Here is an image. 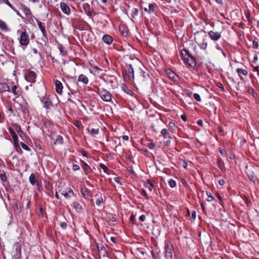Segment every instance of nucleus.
Masks as SVG:
<instances>
[{
	"label": "nucleus",
	"instance_id": "f257e3e1",
	"mask_svg": "<svg viewBox=\"0 0 259 259\" xmlns=\"http://www.w3.org/2000/svg\"><path fill=\"white\" fill-rule=\"evenodd\" d=\"M182 59L184 63L191 67H195L196 62L195 59L192 57L186 49H183L181 51Z\"/></svg>",
	"mask_w": 259,
	"mask_h": 259
},
{
	"label": "nucleus",
	"instance_id": "f03ea898",
	"mask_svg": "<svg viewBox=\"0 0 259 259\" xmlns=\"http://www.w3.org/2000/svg\"><path fill=\"white\" fill-rule=\"evenodd\" d=\"M98 93L103 100L106 102H109L111 100L112 96L108 91L101 89L98 90Z\"/></svg>",
	"mask_w": 259,
	"mask_h": 259
},
{
	"label": "nucleus",
	"instance_id": "7ed1b4c3",
	"mask_svg": "<svg viewBox=\"0 0 259 259\" xmlns=\"http://www.w3.org/2000/svg\"><path fill=\"white\" fill-rule=\"evenodd\" d=\"M19 42L22 46H27L29 44V35L26 31L21 32Z\"/></svg>",
	"mask_w": 259,
	"mask_h": 259
},
{
	"label": "nucleus",
	"instance_id": "20e7f679",
	"mask_svg": "<svg viewBox=\"0 0 259 259\" xmlns=\"http://www.w3.org/2000/svg\"><path fill=\"white\" fill-rule=\"evenodd\" d=\"M25 79L30 82H34L36 74L33 71H27L24 74Z\"/></svg>",
	"mask_w": 259,
	"mask_h": 259
},
{
	"label": "nucleus",
	"instance_id": "39448f33",
	"mask_svg": "<svg viewBox=\"0 0 259 259\" xmlns=\"http://www.w3.org/2000/svg\"><path fill=\"white\" fill-rule=\"evenodd\" d=\"M208 34L211 39L215 41H218L221 37V33L220 32L211 30L208 32Z\"/></svg>",
	"mask_w": 259,
	"mask_h": 259
},
{
	"label": "nucleus",
	"instance_id": "423d86ee",
	"mask_svg": "<svg viewBox=\"0 0 259 259\" xmlns=\"http://www.w3.org/2000/svg\"><path fill=\"white\" fill-rule=\"evenodd\" d=\"M173 247L171 245H167L165 249V259H172Z\"/></svg>",
	"mask_w": 259,
	"mask_h": 259
},
{
	"label": "nucleus",
	"instance_id": "0eeeda50",
	"mask_svg": "<svg viewBox=\"0 0 259 259\" xmlns=\"http://www.w3.org/2000/svg\"><path fill=\"white\" fill-rule=\"evenodd\" d=\"M21 9L24 13L26 17V18L30 20L32 17V15L31 12V11L29 8H28L26 6L24 5H21Z\"/></svg>",
	"mask_w": 259,
	"mask_h": 259
},
{
	"label": "nucleus",
	"instance_id": "6e6552de",
	"mask_svg": "<svg viewBox=\"0 0 259 259\" xmlns=\"http://www.w3.org/2000/svg\"><path fill=\"white\" fill-rule=\"evenodd\" d=\"M55 88L56 92L61 95L62 93L63 85L62 83L58 80H56L55 82Z\"/></svg>",
	"mask_w": 259,
	"mask_h": 259
},
{
	"label": "nucleus",
	"instance_id": "1a4fd4ad",
	"mask_svg": "<svg viewBox=\"0 0 259 259\" xmlns=\"http://www.w3.org/2000/svg\"><path fill=\"white\" fill-rule=\"evenodd\" d=\"M6 92H10L11 90L8 85L5 83H0V93L3 94Z\"/></svg>",
	"mask_w": 259,
	"mask_h": 259
},
{
	"label": "nucleus",
	"instance_id": "9d476101",
	"mask_svg": "<svg viewBox=\"0 0 259 259\" xmlns=\"http://www.w3.org/2000/svg\"><path fill=\"white\" fill-rule=\"evenodd\" d=\"M44 105L43 106L47 110L50 109L53 106L52 102L48 98L44 99L43 100Z\"/></svg>",
	"mask_w": 259,
	"mask_h": 259
},
{
	"label": "nucleus",
	"instance_id": "9b49d317",
	"mask_svg": "<svg viewBox=\"0 0 259 259\" xmlns=\"http://www.w3.org/2000/svg\"><path fill=\"white\" fill-rule=\"evenodd\" d=\"M60 8L62 12L65 14L68 15L70 13V8L66 3H61Z\"/></svg>",
	"mask_w": 259,
	"mask_h": 259
},
{
	"label": "nucleus",
	"instance_id": "f8f14e48",
	"mask_svg": "<svg viewBox=\"0 0 259 259\" xmlns=\"http://www.w3.org/2000/svg\"><path fill=\"white\" fill-rule=\"evenodd\" d=\"M103 41L107 45H110L113 41V38L112 36L109 35L105 34L103 35L102 37Z\"/></svg>",
	"mask_w": 259,
	"mask_h": 259
},
{
	"label": "nucleus",
	"instance_id": "ddd939ff",
	"mask_svg": "<svg viewBox=\"0 0 259 259\" xmlns=\"http://www.w3.org/2000/svg\"><path fill=\"white\" fill-rule=\"evenodd\" d=\"M37 24H38V26L39 29H40L42 33V35L44 37H45L46 38H47V32H46V30L45 26L43 25V24L40 21H39L38 20H37Z\"/></svg>",
	"mask_w": 259,
	"mask_h": 259
},
{
	"label": "nucleus",
	"instance_id": "4468645a",
	"mask_svg": "<svg viewBox=\"0 0 259 259\" xmlns=\"http://www.w3.org/2000/svg\"><path fill=\"white\" fill-rule=\"evenodd\" d=\"M73 206L77 212L80 213L82 211V206L78 202L74 201L73 203Z\"/></svg>",
	"mask_w": 259,
	"mask_h": 259
},
{
	"label": "nucleus",
	"instance_id": "2eb2a0df",
	"mask_svg": "<svg viewBox=\"0 0 259 259\" xmlns=\"http://www.w3.org/2000/svg\"><path fill=\"white\" fill-rule=\"evenodd\" d=\"M77 80L78 82H81L85 84H87L89 81L88 77L84 74L80 75Z\"/></svg>",
	"mask_w": 259,
	"mask_h": 259
},
{
	"label": "nucleus",
	"instance_id": "dca6fc26",
	"mask_svg": "<svg viewBox=\"0 0 259 259\" xmlns=\"http://www.w3.org/2000/svg\"><path fill=\"white\" fill-rule=\"evenodd\" d=\"M0 29L5 31H8L9 29L5 22L0 19Z\"/></svg>",
	"mask_w": 259,
	"mask_h": 259
},
{
	"label": "nucleus",
	"instance_id": "f3484780",
	"mask_svg": "<svg viewBox=\"0 0 259 259\" xmlns=\"http://www.w3.org/2000/svg\"><path fill=\"white\" fill-rule=\"evenodd\" d=\"M29 180L30 184L33 186L36 185V183H37V181H36L35 178V176L33 173H32L29 176Z\"/></svg>",
	"mask_w": 259,
	"mask_h": 259
},
{
	"label": "nucleus",
	"instance_id": "a211bd4d",
	"mask_svg": "<svg viewBox=\"0 0 259 259\" xmlns=\"http://www.w3.org/2000/svg\"><path fill=\"white\" fill-rule=\"evenodd\" d=\"M128 74L127 75L128 78H134V69L133 68V66L131 64H130L128 68Z\"/></svg>",
	"mask_w": 259,
	"mask_h": 259
},
{
	"label": "nucleus",
	"instance_id": "6ab92c4d",
	"mask_svg": "<svg viewBox=\"0 0 259 259\" xmlns=\"http://www.w3.org/2000/svg\"><path fill=\"white\" fill-rule=\"evenodd\" d=\"M10 132L14 142L17 144L18 143V138L16 133L13 130H10Z\"/></svg>",
	"mask_w": 259,
	"mask_h": 259
},
{
	"label": "nucleus",
	"instance_id": "aec40b11",
	"mask_svg": "<svg viewBox=\"0 0 259 259\" xmlns=\"http://www.w3.org/2000/svg\"><path fill=\"white\" fill-rule=\"evenodd\" d=\"M236 72L238 74L239 76H240V74H242L245 76H246L248 74V71L246 69H243L241 68H238L236 69ZM240 79H242V77L240 76Z\"/></svg>",
	"mask_w": 259,
	"mask_h": 259
},
{
	"label": "nucleus",
	"instance_id": "412c9836",
	"mask_svg": "<svg viewBox=\"0 0 259 259\" xmlns=\"http://www.w3.org/2000/svg\"><path fill=\"white\" fill-rule=\"evenodd\" d=\"M81 193L84 198H88L89 194V191L86 187H82L81 189Z\"/></svg>",
	"mask_w": 259,
	"mask_h": 259
},
{
	"label": "nucleus",
	"instance_id": "4be33fe9",
	"mask_svg": "<svg viewBox=\"0 0 259 259\" xmlns=\"http://www.w3.org/2000/svg\"><path fill=\"white\" fill-rule=\"evenodd\" d=\"M95 197H98V198L96 199V204L98 206H100L102 203L104 202L103 198L101 196V195H99L98 194H96Z\"/></svg>",
	"mask_w": 259,
	"mask_h": 259
},
{
	"label": "nucleus",
	"instance_id": "5701e85b",
	"mask_svg": "<svg viewBox=\"0 0 259 259\" xmlns=\"http://www.w3.org/2000/svg\"><path fill=\"white\" fill-rule=\"evenodd\" d=\"M82 162L83 163L82 168L86 172V173L87 174L88 172H91L92 171V169L90 168V167L88 165V164L83 161H82Z\"/></svg>",
	"mask_w": 259,
	"mask_h": 259
},
{
	"label": "nucleus",
	"instance_id": "b1692460",
	"mask_svg": "<svg viewBox=\"0 0 259 259\" xmlns=\"http://www.w3.org/2000/svg\"><path fill=\"white\" fill-rule=\"evenodd\" d=\"M88 131L90 132L91 134L93 136L98 134L99 129V128H93L91 127H88Z\"/></svg>",
	"mask_w": 259,
	"mask_h": 259
},
{
	"label": "nucleus",
	"instance_id": "393cba45",
	"mask_svg": "<svg viewBox=\"0 0 259 259\" xmlns=\"http://www.w3.org/2000/svg\"><path fill=\"white\" fill-rule=\"evenodd\" d=\"M83 9L88 15L91 16L92 13H91V11L90 10V7L89 5H88V4L84 5Z\"/></svg>",
	"mask_w": 259,
	"mask_h": 259
},
{
	"label": "nucleus",
	"instance_id": "a878e982",
	"mask_svg": "<svg viewBox=\"0 0 259 259\" xmlns=\"http://www.w3.org/2000/svg\"><path fill=\"white\" fill-rule=\"evenodd\" d=\"M248 176L249 179L253 182H255L257 179L256 176L253 172H249L248 173Z\"/></svg>",
	"mask_w": 259,
	"mask_h": 259
},
{
	"label": "nucleus",
	"instance_id": "bb28decb",
	"mask_svg": "<svg viewBox=\"0 0 259 259\" xmlns=\"http://www.w3.org/2000/svg\"><path fill=\"white\" fill-rule=\"evenodd\" d=\"M167 74L169 77L171 79H175L176 76V74L171 70L169 69L167 70Z\"/></svg>",
	"mask_w": 259,
	"mask_h": 259
},
{
	"label": "nucleus",
	"instance_id": "cd10ccee",
	"mask_svg": "<svg viewBox=\"0 0 259 259\" xmlns=\"http://www.w3.org/2000/svg\"><path fill=\"white\" fill-rule=\"evenodd\" d=\"M0 178L3 182L7 181V177L4 171L0 170Z\"/></svg>",
	"mask_w": 259,
	"mask_h": 259
},
{
	"label": "nucleus",
	"instance_id": "c85d7f7f",
	"mask_svg": "<svg viewBox=\"0 0 259 259\" xmlns=\"http://www.w3.org/2000/svg\"><path fill=\"white\" fill-rule=\"evenodd\" d=\"M161 134L165 139H166L167 136L169 135V132L167 129L163 128L161 131Z\"/></svg>",
	"mask_w": 259,
	"mask_h": 259
},
{
	"label": "nucleus",
	"instance_id": "c756f323",
	"mask_svg": "<svg viewBox=\"0 0 259 259\" xmlns=\"http://www.w3.org/2000/svg\"><path fill=\"white\" fill-rule=\"evenodd\" d=\"M146 187L150 191H151L152 190V188H153V185L151 182V181H148V183L146 185Z\"/></svg>",
	"mask_w": 259,
	"mask_h": 259
},
{
	"label": "nucleus",
	"instance_id": "7c9ffc66",
	"mask_svg": "<svg viewBox=\"0 0 259 259\" xmlns=\"http://www.w3.org/2000/svg\"><path fill=\"white\" fill-rule=\"evenodd\" d=\"M59 50L60 54L62 56H66L67 55V52L65 50L64 48L62 46L60 45L59 46Z\"/></svg>",
	"mask_w": 259,
	"mask_h": 259
},
{
	"label": "nucleus",
	"instance_id": "2f4dec72",
	"mask_svg": "<svg viewBox=\"0 0 259 259\" xmlns=\"http://www.w3.org/2000/svg\"><path fill=\"white\" fill-rule=\"evenodd\" d=\"M20 145L22 147V148L26 150V151H31V149L27 145H26L25 143H23V142H21L20 143Z\"/></svg>",
	"mask_w": 259,
	"mask_h": 259
},
{
	"label": "nucleus",
	"instance_id": "473e14b6",
	"mask_svg": "<svg viewBox=\"0 0 259 259\" xmlns=\"http://www.w3.org/2000/svg\"><path fill=\"white\" fill-rule=\"evenodd\" d=\"M198 46L200 47L201 49L205 50L207 47V44L206 42H204L203 40L202 43L198 44Z\"/></svg>",
	"mask_w": 259,
	"mask_h": 259
},
{
	"label": "nucleus",
	"instance_id": "72a5a7b5",
	"mask_svg": "<svg viewBox=\"0 0 259 259\" xmlns=\"http://www.w3.org/2000/svg\"><path fill=\"white\" fill-rule=\"evenodd\" d=\"M139 10L137 8H133L132 9V17H135L136 16H137L138 14Z\"/></svg>",
	"mask_w": 259,
	"mask_h": 259
},
{
	"label": "nucleus",
	"instance_id": "f704fd0d",
	"mask_svg": "<svg viewBox=\"0 0 259 259\" xmlns=\"http://www.w3.org/2000/svg\"><path fill=\"white\" fill-rule=\"evenodd\" d=\"M168 183H169V186L171 188H174L176 186V183L175 181L173 179H170L168 181Z\"/></svg>",
	"mask_w": 259,
	"mask_h": 259
},
{
	"label": "nucleus",
	"instance_id": "c9c22d12",
	"mask_svg": "<svg viewBox=\"0 0 259 259\" xmlns=\"http://www.w3.org/2000/svg\"><path fill=\"white\" fill-rule=\"evenodd\" d=\"M17 89V87L15 85L12 86L11 88V92H12L15 95H18V93L16 91Z\"/></svg>",
	"mask_w": 259,
	"mask_h": 259
},
{
	"label": "nucleus",
	"instance_id": "e433bc0d",
	"mask_svg": "<svg viewBox=\"0 0 259 259\" xmlns=\"http://www.w3.org/2000/svg\"><path fill=\"white\" fill-rule=\"evenodd\" d=\"M100 167L104 170L105 172H107L109 170L108 168L104 164H100Z\"/></svg>",
	"mask_w": 259,
	"mask_h": 259
},
{
	"label": "nucleus",
	"instance_id": "4c0bfd02",
	"mask_svg": "<svg viewBox=\"0 0 259 259\" xmlns=\"http://www.w3.org/2000/svg\"><path fill=\"white\" fill-rule=\"evenodd\" d=\"M207 195L208 196V198L207 200L209 202H211L213 200V197L211 196V194L210 192H206Z\"/></svg>",
	"mask_w": 259,
	"mask_h": 259
},
{
	"label": "nucleus",
	"instance_id": "58836bf2",
	"mask_svg": "<svg viewBox=\"0 0 259 259\" xmlns=\"http://www.w3.org/2000/svg\"><path fill=\"white\" fill-rule=\"evenodd\" d=\"M194 98L196 101H197L198 102L201 101V99L200 98V96L199 95V94H198L197 93H195L194 94Z\"/></svg>",
	"mask_w": 259,
	"mask_h": 259
},
{
	"label": "nucleus",
	"instance_id": "ea45409f",
	"mask_svg": "<svg viewBox=\"0 0 259 259\" xmlns=\"http://www.w3.org/2000/svg\"><path fill=\"white\" fill-rule=\"evenodd\" d=\"M141 194L142 196H143L146 199H148V194L145 190H144V189L142 190L141 192Z\"/></svg>",
	"mask_w": 259,
	"mask_h": 259
},
{
	"label": "nucleus",
	"instance_id": "a19ab883",
	"mask_svg": "<svg viewBox=\"0 0 259 259\" xmlns=\"http://www.w3.org/2000/svg\"><path fill=\"white\" fill-rule=\"evenodd\" d=\"M3 3L6 4L8 6H9L11 9L15 10V8L13 6V5L9 2L8 0H5Z\"/></svg>",
	"mask_w": 259,
	"mask_h": 259
},
{
	"label": "nucleus",
	"instance_id": "79ce46f5",
	"mask_svg": "<svg viewBox=\"0 0 259 259\" xmlns=\"http://www.w3.org/2000/svg\"><path fill=\"white\" fill-rule=\"evenodd\" d=\"M253 48L254 49H257L258 48V42L255 40H253L252 41Z\"/></svg>",
	"mask_w": 259,
	"mask_h": 259
},
{
	"label": "nucleus",
	"instance_id": "37998d69",
	"mask_svg": "<svg viewBox=\"0 0 259 259\" xmlns=\"http://www.w3.org/2000/svg\"><path fill=\"white\" fill-rule=\"evenodd\" d=\"M154 10V5L152 4H150L149 5V10L148 11L150 12H153Z\"/></svg>",
	"mask_w": 259,
	"mask_h": 259
},
{
	"label": "nucleus",
	"instance_id": "c03bdc74",
	"mask_svg": "<svg viewBox=\"0 0 259 259\" xmlns=\"http://www.w3.org/2000/svg\"><path fill=\"white\" fill-rule=\"evenodd\" d=\"M16 130L19 135L20 136L21 133H23L22 131L21 130L20 126H18L16 127Z\"/></svg>",
	"mask_w": 259,
	"mask_h": 259
},
{
	"label": "nucleus",
	"instance_id": "a18cd8bd",
	"mask_svg": "<svg viewBox=\"0 0 259 259\" xmlns=\"http://www.w3.org/2000/svg\"><path fill=\"white\" fill-rule=\"evenodd\" d=\"M155 147V144L153 143H149L148 144V147L150 149H153V148H154Z\"/></svg>",
	"mask_w": 259,
	"mask_h": 259
},
{
	"label": "nucleus",
	"instance_id": "49530a36",
	"mask_svg": "<svg viewBox=\"0 0 259 259\" xmlns=\"http://www.w3.org/2000/svg\"><path fill=\"white\" fill-rule=\"evenodd\" d=\"M80 169V167L79 166L77 165V164H73V166H72V169L74 170V171H76V170H78Z\"/></svg>",
	"mask_w": 259,
	"mask_h": 259
},
{
	"label": "nucleus",
	"instance_id": "de8ad7c7",
	"mask_svg": "<svg viewBox=\"0 0 259 259\" xmlns=\"http://www.w3.org/2000/svg\"><path fill=\"white\" fill-rule=\"evenodd\" d=\"M60 226L63 229H65L67 228V224L65 222H62L61 223Z\"/></svg>",
	"mask_w": 259,
	"mask_h": 259
},
{
	"label": "nucleus",
	"instance_id": "09e8293b",
	"mask_svg": "<svg viewBox=\"0 0 259 259\" xmlns=\"http://www.w3.org/2000/svg\"><path fill=\"white\" fill-rule=\"evenodd\" d=\"M87 26V24L84 21H82L81 24L80 25V27L81 29H85Z\"/></svg>",
	"mask_w": 259,
	"mask_h": 259
},
{
	"label": "nucleus",
	"instance_id": "8fccbe9b",
	"mask_svg": "<svg viewBox=\"0 0 259 259\" xmlns=\"http://www.w3.org/2000/svg\"><path fill=\"white\" fill-rule=\"evenodd\" d=\"M222 162H222V159H221L219 158V159H218V165H219V167H220V168H222V166H223V165H222Z\"/></svg>",
	"mask_w": 259,
	"mask_h": 259
},
{
	"label": "nucleus",
	"instance_id": "3c124183",
	"mask_svg": "<svg viewBox=\"0 0 259 259\" xmlns=\"http://www.w3.org/2000/svg\"><path fill=\"white\" fill-rule=\"evenodd\" d=\"M171 138V137L170 136H168V140L165 142V144L166 145V146H169L170 143H171V141H170V139Z\"/></svg>",
	"mask_w": 259,
	"mask_h": 259
},
{
	"label": "nucleus",
	"instance_id": "603ef678",
	"mask_svg": "<svg viewBox=\"0 0 259 259\" xmlns=\"http://www.w3.org/2000/svg\"><path fill=\"white\" fill-rule=\"evenodd\" d=\"M62 194L66 198H69L71 197V195L68 192L63 193Z\"/></svg>",
	"mask_w": 259,
	"mask_h": 259
},
{
	"label": "nucleus",
	"instance_id": "864d4df0",
	"mask_svg": "<svg viewBox=\"0 0 259 259\" xmlns=\"http://www.w3.org/2000/svg\"><path fill=\"white\" fill-rule=\"evenodd\" d=\"M26 200L27 201L26 207L27 208H28L29 207V205L30 204V198L29 197H27V198L26 199Z\"/></svg>",
	"mask_w": 259,
	"mask_h": 259
},
{
	"label": "nucleus",
	"instance_id": "5fc2aeb1",
	"mask_svg": "<svg viewBox=\"0 0 259 259\" xmlns=\"http://www.w3.org/2000/svg\"><path fill=\"white\" fill-rule=\"evenodd\" d=\"M225 181L223 179H220L219 180V184L223 186L225 184Z\"/></svg>",
	"mask_w": 259,
	"mask_h": 259
},
{
	"label": "nucleus",
	"instance_id": "6e6d98bb",
	"mask_svg": "<svg viewBox=\"0 0 259 259\" xmlns=\"http://www.w3.org/2000/svg\"><path fill=\"white\" fill-rule=\"evenodd\" d=\"M145 218H146L145 215H144V214H142V215H141L140 217V218H139V220H140L141 221L143 222V221H144L145 220Z\"/></svg>",
	"mask_w": 259,
	"mask_h": 259
},
{
	"label": "nucleus",
	"instance_id": "4d7b16f0",
	"mask_svg": "<svg viewBox=\"0 0 259 259\" xmlns=\"http://www.w3.org/2000/svg\"><path fill=\"white\" fill-rule=\"evenodd\" d=\"M219 151H220V153L221 154V155L222 156H225L226 155V152H225V151L224 150H223V149L220 148Z\"/></svg>",
	"mask_w": 259,
	"mask_h": 259
},
{
	"label": "nucleus",
	"instance_id": "13d9d810",
	"mask_svg": "<svg viewBox=\"0 0 259 259\" xmlns=\"http://www.w3.org/2000/svg\"><path fill=\"white\" fill-rule=\"evenodd\" d=\"M181 118L184 121H187V117H186L185 114H182L181 115Z\"/></svg>",
	"mask_w": 259,
	"mask_h": 259
},
{
	"label": "nucleus",
	"instance_id": "bf43d9fd",
	"mask_svg": "<svg viewBox=\"0 0 259 259\" xmlns=\"http://www.w3.org/2000/svg\"><path fill=\"white\" fill-rule=\"evenodd\" d=\"M187 166H188V164H187V163L186 162V161H183V166L184 167V168H185V169H187Z\"/></svg>",
	"mask_w": 259,
	"mask_h": 259
},
{
	"label": "nucleus",
	"instance_id": "052dcab7",
	"mask_svg": "<svg viewBox=\"0 0 259 259\" xmlns=\"http://www.w3.org/2000/svg\"><path fill=\"white\" fill-rule=\"evenodd\" d=\"M197 124L200 126H203V121L202 120H199L198 121H197Z\"/></svg>",
	"mask_w": 259,
	"mask_h": 259
},
{
	"label": "nucleus",
	"instance_id": "680f3d73",
	"mask_svg": "<svg viewBox=\"0 0 259 259\" xmlns=\"http://www.w3.org/2000/svg\"><path fill=\"white\" fill-rule=\"evenodd\" d=\"M196 216V211H192V217L193 220L195 219Z\"/></svg>",
	"mask_w": 259,
	"mask_h": 259
},
{
	"label": "nucleus",
	"instance_id": "e2e57ef3",
	"mask_svg": "<svg viewBox=\"0 0 259 259\" xmlns=\"http://www.w3.org/2000/svg\"><path fill=\"white\" fill-rule=\"evenodd\" d=\"M130 221H131L132 223H134V221H135V216H134L133 214H132V215L130 217Z\"/></svg>",
	"mask_w": 259,
	"mask_h": 259
},
{
	"label": "nucleus",
	"instance_id": "0e129e2a",
	"mask_svg": "<svg viewBox=\"0 0 259 259\" xmlns=\"http://www.w3.org/2000/svg\"><path fill=\"white\" fill-rule=\"evenodd\" d=\"M68 193L70 195V194L72 195V196H74V192L73 191V190L71 189H69V190H68Z\"/></svg>",
	"mask_w": 259,
	"mask_h": 259
},
{
	"label": "nucleus",
	"instance_id": "69168bd1",
	"mask_svg": "<svg viewBox=\"0 0 259 259\" xmlns=\"http://www.w3.org/2000/svg\"><path fill=\"white\" fill-rule=\"evenodd\" d=\"M253 69H254V70L257 71L258 75H259V67L258 66L254 67Z\"/></svg>",
	"mask_w": 259,
	"mask_h": 259
},
{
	"label": "nucleus",
	"instance_id": "338daca9",
	"mask_svg": "<svg viewBox=\"0 0 259 259\" xmlns=\"http://www.w3.org/2000/svg\"><path fill=\"white\" fill-rule=\"evenodd\" d=\"M200 205H201V207L202 208V209L203 211L204 212V211H205V207H204V205L203 203L202 202H201Z\"/></svg>",
	"mask_w": 259,
	"mask_h": 259
},
{
	"label": "nucleus",
	"instance_id": "774afa93",
	"mask_svg": "<svg viewBox=\"0 0 259 259\" xmlns=\"http://www.w3.org/2000/svg\"><path fill=\"white\" fill-rule=\"evenodd\" d=\"M122 139L125 141H127L128 140V137L127 136L124 135L122 136Z\"/></svg>",
	"mask_w": 259,
	"mask_h": 259
}]
</instances>
